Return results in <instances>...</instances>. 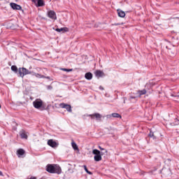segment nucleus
Masks as SVG:
<instances>
[{
  "mask_svg": "<svg viewBox=\"0 0 179 179\" xmlns=\"http://www.w3.org/2000/svg\"><path fill=\"white\" fill-rule=\"evenodd\" d=\"M46 171L48 173H50L52 174H61L62 172L61 166L57 164H48L46 166Z\"/></svg>",
  "mask_w": 179,
  "mask_h": 179,
  "instance_id": "1",
  "label": "nucleus"
},
{
  "mask_svg": "<svg viewBox=\"0 0 179 179\" xmlns=\"http://www.w3.org/2000/svg\"><path fill=\"white\" fill-rule=\"evenodd\" d=\"M44 102L41 99H37L33 102V106L35 108L40 110V108H43Z\"/></svg>",
  "mask_w": 179,
  "mask_h": 179,
  "instance_id": "2",
  "label": "nucleus"
},
{
  "mask_svg": "<svg viewBox=\"0 0 179 179\" xmlns=\"http://www.w3.org/2000/svg\"><path fill=\"white\" fill-rule=\"evenodd\" d=\"M93 155H95L94 159L95 162H100L101 160V152L99 150H93L92 151Z\"/></svg>",
  "mask_w": 179,
  "mask_h": 179,
  "instance_id": "3",
  "label": "nucleus"
},
{
  "mask_svg": "<svg viewBox=\"0 0 179 179\" xmlns=\"http://www.w3.org/2000/svg\"><path fill=\"white\" fill-rule=\"evenodd\" d=\"M29 73H31L30 71L25 68L19 69V75L21 78H24V75H29Z\"/></svg>",
  "mask_w": 179,
  "mask_h": 179,
  "instance_id": "4",
  "label": "nucleus"
},
{
  "mask_svg": "<svg viewBox=\"0 0 179 179\" xmlns=\"http://www.w3.org/2000/svg\"><path fill=\"white\" fill-rule=\"evenodd\" d=\"M59 107H61V108H66V110H67V111H69V113H72V108L71 107V105H69V104L62 103L59 104Z\"/></svg>",
  "mask_w": 179,
  "mask_h": 179,
  "instance_id": "5",
  "label": "nucleus"
},
{
  "mask_svg": "<svg viewBox=\"0 0 179 179\" xmlns=\"http://www.w3.org/2000/svg\"><path fill=\"white\" fill-rule=\"evenodd\" d=\"M48 17H50V19H52V20H57V14L54 10L48 11Z\"/></svg>",
  "mask_w": 179,
  "mask_h": 179,
  "instance_id": "6",
  "label": "nucleus"
},
{
  "mask_svg": "<svg viewBox=\"0 0 179 179\" xmlns=\"http://www.w3.org/2000/svg\"><path fill=\"white\" fill-rule=\"evenodd\" d=\"M48 145L51 148H57L58 146V143L52 139L48 141Z\"/></svg>",
  "mask_w": 179,
  "mask_h": 179,
  "instance_id": "7",
  "label": "nucleus"
},
{
  "mask_svg": "<svg viewBox=\"0 0 179 179\" xmlns=\"http://www.w3.org/2000/svg\"><path fill=\"white\" fill-rule=\"evenodd\" d=\"M94 75L96 78H103V76H104V72L101 70H96L94 71Z\"/></svg>",
  "mask_w": 179,
  "mask_h": 179,
  "instance_id": "8",
  "label": "nucleus"
},
{
  "mask_svg": "<svg viewBox=\"0 0 179 179\" xmlns=\"http://www.w3.org/2000/svg\"><path fill=\"white\" fill-rule=\"evenodd\" d=\"M10 5L11 8L15 10H20V9H22V6H20L15 3H10Z\"/></svg>",
  "mask_w": 179,
  "mask_h": 179,
  "instance_id": "9",
  "label": "nucleus"
},
{
  "mask_svg": "<svg viewBox=\"0 0 179 179\" xmlns=\"http://www.w3.org/2000/svg\"><path fill=\"white\" fill-rule=\"evenodd\" d=\"M89 116L92 118V120H94V118H96V120L101 119V115H100L99 113H94L92 115H90Z\"/></svg>",
  "mask_w": 179,
  "mask_h": 179,
  "instance_id": "10",
  "label": "nucleus"
},
{
  "mask_svg": "<svg viewBox=\"0 0 179 179\" xmlns=\"http://www.w3.org/2000/svg\"><path fill=\"white\" fill-rule=\"evenodd\" d=\"M24 153H26V151H24V150L20 148L17 150V155L18 156V157H20V156H23V155H24Z\"/></svg>",
  "mask_w": 179,
  "mask_h": 179,
  "instance_id": "11",
  "label": "nucleus"
},
{
  "mask_svg": "<svg viewBox=\"0 0 179 179\" xmlns=\"http://www.w3.org/2000/svg\"><path fill=\"white\" fill-rule=\"evenodd\" d=\"M85 78V79H87V80H91V79H93V74L90 72L86 73Z\"/></svg>",
  "mask_w": 179,
  "mask_h": 179,
  "instance_id": "12",
  "label": "nucleus"
},
{
  "mask_svg": "<svg viewBox=\"0 0 179 179\" xmlns=\"http://www.w3.org/2000/svg\"><path fill=\"white\" fill-rule=\"evenodd\" d=\"M56 31H59V32H61V31H63V32H66V31H69V29L68 27H64V28H57L56 29Z\"/></svg>",
  "mask_w": 179,
  "mask_h": 179,
  "instance_id": "13",
  "label": "nucleus"
},
{
  "mask_svg": "<svg viewBox=\"0 0 179 179\" xmlns=\"http://www.w3.org/2000/svg\"><path fill=\"white\" fill-rule=\"evenodd\" d=\"M117 15L120 17H125V12L118 9L117 10Z\"/></svg>",
  "mask_w": 179,
  "mask_h": 179,
  "instance_id": "14",
  "label": "nucleus"
},
{
  "mask_svg": "<svg viewBox=\"0 0 179 179\" xmlns=\"http://www.w3.org/2000/svg\"><path fill=\"white\" fill-rule=\"evenodd\" d=\"M71 146L74 150H77V152L79 153V148L78 147V145L76 144L73 141L71 143Z\"/></svg>",
  "mask_w": 179,
  "mask_h": 179,
  "instance_id": "15",
  "label": "nucleus"
},
{
  "mask_svg": "<svg viewBox=\"0 0 179 179\" xmlns=\"http://www.w3.org/2000/svg\"><path fill=\"white\" fill-rule=\"evenodd\" d=\"M20 136H21L22 139H27V138H28V136L26 134V131H21Z\"/></svg>",
  "mask_w": 179,
  "mask_h": 179,
  "instance_id": "16",
  "label": "nucleus"
},
{
  "mask_svg": "<svg viewBox=\"0 0 179 179\" xmlns=\"http://www.w3.org/2000/svg\"><path fill=\"white\" fill-rule=\"evenodd\" d=\"M45 3H44V1L43 0H38V3L36 4V6L37 7H40V6H44Z\"/></svg>",
  "mask_w": 179,
  "mask_h": 179,
  "instance_id": "17",
  "label": "nucleus"
},
{
  "mask_svg": "<svg viewBox=\"0 0 179 179\" xmlns=\"http://www.w3.org/2000/svg\"><path fill=\"white\" fill-rule=\"evenodd\" d=\"M112 117H113V118H121V115L118 113H113Z\"/></svg>",
  "mask_w": 179,
  "mask_h": 179,
  "instance_id": "18",
  "label": "nucleus"
},
{
  "mask_svg": "<svg viewBox=\"0 0 179 179\" xmlns=\"http://www.w3.org/2000/svg\"><path fill=\"white\" fill-rule=\"evenodd\" d=\"M83 167H84V169L86 171V173H87V174H90V175L92 174V172H90V171H89V170H87V166H86V165H84Z\"/></svg>",
  "mask_w": 179,
  "mask_h": 179,
  "instance_id": "19",
  "label": "nucleus"
},
{
  "mask_svg": "<svg viewBox=\"0 0 179 179\" xmlns=\"http://www.w3.org/2000/svg\"><path fill=\"white\" fill-rule=\"evenodd\" d=\"M11 71H13V72H17V67L16 66H12Z\"/></svg>",
  "mask_w": 179,
  "mask_h": 179,
  "instance_id": "20",
  "label": "nucleus"
},
{
  "mask_svg": "<svg viewBox=\"0 0 179 179\" xmlns=\"http://www.w3.org/2000/svg\"><path fill=\"white\" fill-rule=\"evenodd\" d=\"M138 93L140 96H142V94H146V90H143L141 91H138Z\"/></svg>",
  "mask_w": 179,
  "mask_h": 179,
  "instance_id": "21",
  "label": "nucleus"
},
{
  "mask_svg": "<svg viewBox=\"0 0 179 179\" xmlns=\"http://www.w3.org/2000/svg\"><path fill=\"white\" fill-rule=\"evenodd\" d=\"M62 71H64L65 72H72L73 69H62Z\"/></svg>",
  "mask_w": 179,
  "mask_h": 179,
  "instance_id": "22",
  "label": "nucleus"
},
{
  "mask_svg": "<svg viewBox=\"0 0 179 179\" xmlns=\"http://www.w3.org/2000/svg\"><path fill=\"white\" fill-rule=\"evenodd\" d=\"M173 22H175V23H177L178 24H179V17L173 18Z\"/></svg>",
  "mask_w": 179,
  "mask_h": 179,
  "instance_id": "23",
  "label": "nucleus"
},
{
  "mask_svg": "<svg viewBox=\"0 0 179 179\" xmlns=\"http://www.w3.org/2000/svg\"><path fill=\"white\" fill-rule=\"evenodd\" d=\"M35 76H36V78H45L44 76L41 75V74H39V73H36V74H35Z\"/></svg>",
  "mask_w": 179,
  "mask_h": 179,
  "instance_id": "24",
  "label": "nucleus"
},
{
  "mask_svg": "<svg viewBox=\"0 0 179 179\" xmlns=\"http://www.w3.org/2000/svg\"><path fill=\"white\" fill-rule=\"evenodd\" d=\"M149 136L150 138H155V134L152 131H150V134H149Z\"/></svg>",
  "mask_w": 179,
  "mask_h": 179,
  "instance_id": "25",
  "label": "nucleus"
},
{
  "mask_svg": "<svg viewBox=\"0 0 179 179\" xmlns=\"http://www.w3.org/2000/svg\"><path fill=\"white\" fill-rule=\"evenodd\" d=\"M32 2H34V3L37 5L38 3V0H32Z\"/></svg>",
  "mask_w": 179,
  "mask_h": 179,
  "instance_id": "26",
  "label": "nucleus"
},
{
  "mask_svg": "<svg viewBox=\"0 0 179 179\" xmlns=\"http://www.w3.org/2000/svg\"><path fill=\"white\" fill-rule=\"evenodd\" d=\"M100 150H104V148H102L101 147L99 146Z\"/></svg>",
  "mask_w": 179,
  "mask_h": 179,
  "instance_id": "27",
  "label": "nucleus"
},
{
  "mask_svg": "<svg viewBox=\"0 0 179 179\" xmlns=\"http://www.w3.org/2000/svg\"><path fill=\"white\" fill-rule=\"evenodd\" d=\"M0 176H3V173H2V171H0Z\"/></svg>",
  "mask_w": 179,
  "mask_h": 179,
  "instance_id": "28",
  "label": "nucleus"
},
{
  "mask_svg": "<svg viewBox=\"0 0 179 179\" xmlns=\"http://www.w3.org/2000/svg\"><path fill=\"white\" fill-rule=\"evenodd\" d=\"M175 121H177V122H178L179 120H178V118H176V119H175Z\"/></svg>",
  "mask_w": 179,
  "mask_h": 179,
  "instance_id": "29",
  "label": "nucleus"
},
{
  "mask_svg": "<svg viewBox=\"0 0 179 179\" xmlns=\"http://www.w3.org/2000/svg\"><path fill=\"white\" fill-rule=\"evenodd\" d=\"M131 99H135V97H131Z\"/></svg>",
  "mask_w": 179,
  "mask_h": 179,
  "instance_id": "30",
  "label": "nucleus"
},
{
  "mask_svg": "<svg viewBox=\"0 0 179 179\" xmlns=\"http://www.w3.org/2000/svg\"><path fill=\"white\" fill-rule=\"evenodd\" d=\"M106 153H107V150H105Z\"/></svg>",
  "mask_w": 179,
  "mask_h": 179,
  "instance_id": "31",
  "label": "nucleus"
},
{
  "mask_svg": "<svg viewBox=\"0 0 179 179\" xmlns=\"http://www.w3.org/2000/svg\"><path fill=\"white\" fill-rule=\"evenodd\" d=\"M0 108H1V105H0Z\"/></svg>",
  "mask_w": 179,
  "mask_h": 179,
  "instance_id": "32",
  "label": "nucleus"
}]
</instances>
